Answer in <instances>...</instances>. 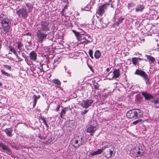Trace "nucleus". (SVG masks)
<instances>
[{
    "label": "nucleus",
    "mask_w": 159,
    "mask_h": 159,
    "mask_svg": "<svg viewBox=\"0 0 159 159\" xmlns=\"http://www.w3.org/2000/svg\"><path fill=\"white\" fill-rule=\"evenodd\" d=\"M39 118H40V119L41 120H42L43 122L44 123V124H45V123H47L46 120L44 116H39Z\"/></svg>",
    "instance_id": "46"
},
{
    "label": "nucleus",
    "mask_w": 159,
    "mask_h": 159,
    "mask_svg": "<svg viewBox=\"0 0 159 159\" xmlns=\"http://www.w3.org/2000/svg\"><path fill=\"white\" fill-rule=\"evenodd\" d=\"M93 101L92 99H87L82 101L80 105L83 108L86 109L91 106Z\"/></svg>",
    "instance_id": "9"
},
{
    "label": "nucleus",
    "mask_w": 159,
    "mask_h": 159,
    "mask_svg": "<svg viewBox=\"0 0 159 159\" xmlns=\"http://www.w3.org/2000/svg\"><path fill=\"white\" fill-rule=\"evenodd\" d=\"M62 1L64 2H67L68 3V0H61Z\"/></svg>",
    "instance_id": "56"
},
{
    "label": "nucleus",
    "mask_w": 159,
    "mask_h": 159,
    "mask_svg": "<svg viewBox=\"0 0 159 159\" xmlns=\"http://www.w3.org/2000/svg\"><path fill=\"white\" fill-rule=\"evenodd\" d=\"M134 74L142 77L146 84H150L151 83L149 81L150 77H148V75L144 71L141 70L137 69L134 73Z\"/></svg>",
    "instance_id": "5"
},
{
    "label": "nucleus",
    "mask_w": 159,
    "mask_h": 159,
    "mask_svg": "<svg viewBox=\"0 0 159 159\" xmlns=\"http://www.w3.org/2000/svg\"><path fill=\"white\" fill-rule=\"evenodd\" d=\"M133 151H134V154L137 157L143 156L144 153V150L143 149L142 147L136 148L135 149H134Z\"/></svg>",
    "instance_id": "13"
},
{
    "label": "nucleus",
    "mask_w": 159,
    "mask_h": 159,
    "mask_svg": "<svg viewBox=\"0 0 159 159\" xmlns=\"http://www.w3.org/2000/svg\"><path fill=\"white\" fill-rule=\"evenodd\" d=\"M33 8L32 3L30 2L25 3L23 7L16 10V13L20 18L25 19L28 16V13L32 12Z\"/></svg>",
    "instance_id": "1"
},
{
    "label": "nucleus",
    "mask_w": 159,
    "mask_h": 159,
    "mask_svg": "<svg viewBox=\"0 0 159 159\" xmlns=\"http://www.w3.org/2000/svg\"><path fill=\"white\" fill-rule=\"evenodd\" d=\"M88 109H85L83 111H81V115L82 116H84L85 114L87 113L88 111Z\"/></svg>",
    "instance_id": "44"
},
{
    "label": "nucleus",
    "mask_w": 159,
    "mask_h": 159,
    "mask_svg": "<svg viewBox=\"0 0 159 159\" xmlns=\"http://www.w3.org/2000/svg\"><path fill=\"white\" fill-rule=\"evenodd\" d=\"M142 120V119H138L135 121H133L132 124L134 125H136L137 124H139V123H141Z\"/></svg>",
    "instance_id": "41"
},
{
    "label": "nucleus",
    "mask_w": 159,
    "mask_h": 159,
    "mask_svg": "<svg viewBox=\"0 0 159 159\" xmlns=\"http://www.w3.org/2000/svg\"><path fill=\"white\" fill-rule=\"evenodd\" d=\"M0 148H1L2 150L6 151L7 152H11V150L10 148H8V146L5 145L2 142H0Z\"/></svg>",
    "instance_id": "17"
},
{
    "label": "nucleus",
    "mask_w": 159,
    "mask_h": 159,
    "mask_svg": "<svg viewBox=\"0 0 159 159\" xmlns=\"http://www.w3.org/2000/svg\"><path fill=\"white\" fill-rule=\"evenodd\" d=\"M16 55H15L16 57V58H17L18 59V61H16L17 62H19V61H23V59L21 58H20L18 55V54H17H17H16Z\"/></svg>",
    "instance_id": "48"
},
{
    "label": "nucleus",
    "mask_w": 159,
    "mask_h": 159,
    "mask_svg": "<svg viewBox=\"0 0 159 159\" xmlns=\"http://www.w3.org/2000/svg\"><path fill=\"white\" fill-rule=\"evenodd\" d=\"M16 1H21L22 0H15Z\"/></svg>",
    "instance_id": "63"
},
{
    "label": "nucleus",
    "mask_w": 159,
    "mask_h": 159,
    "mask_svg": "<svg viewBox=\"0 0 159 159\" xmlns=\"http://www.w3.org/2000/svg\"><path fill=\"white\" fill-rule=\"evenodd\" d=\"M153 103L154 104V107L155 108H159V106L157 105V104H159V98L155 97L154 100H153Z\"/></svg>",
    "instance_id": "26"
},
{
    "label": "nucleus",
    "mask_w": 159,
    "mask_h": 159,
    "mask_svg": "<svg viewBox=\"0 0 159 159\" xmlns=\"http://www.w3.org/2000/svg\"><path fill=\"white\" fill-rule=\"evenodd\" d=\"M39 69L40 70V73L41 74L40 75H42V73L44 72V70L43 69V64L41 63L40 64V66L39 67Z\"/></svg>",
    "instance_id": "36"
},
{
    "label": "nucleus",
    "mask_w": 159,
    "mask_h": 159,
    "mask_svg": "<svg viewBox=\"0 0 159 159\" xmlns=\"http://www.w3.org/2000/svg\"><path fill=\"white\" fill-rule=\"evenodd\" d=\"M66 4V6L64 7V8L62 9L61 11V13L62 15L64 16V11L66 9H67V8L68 7V4L69 3V2H68V3H67V2Z\"/></svg>",
    "instance_id": "40"
},
{
    "label": "nucleus",
    "mask_w": 159,
    "mask_h": 159,
    "mask_svg": "<svg viewBox=\"0 0 159 159\" xmlns=\"http://www.w3.org/2000/svg\"><path fill=\"white\" fill-rule=\"evenodd\" d=\"M33 98L34 99L33 102V108H34L37 103V100L38 99L37 98V96L35 95H34L33 96Z\"/></svg>",
    "instance_id": "31"
},
{
    "label": "nucleus",
    "mask_w": 159,
    "mask_h": 159,
    "mask_svg": "<svg viewBox=\"0 0 159 159\" xmlns=\"http://www.w3.org/2000/svg\"><path fill=\"white\" fill-rule=\"evenodd\" d=\"M158 51L159 52V45H158V48H157Z\"/></svg>",
    "instance_id": "62"
},
{
    "label": "nucleus",
    "mask_w": 159,
    "mask_h": 159,
    "mask_svg": "<svg viewBox=\"0 0 159 159\" xmlns=\"http://www.w3.org/2000/svg\"><path fill=\"white\" fill-rule=\"evenodd\" d=\"M6 34H5L2 31L0 30V48H1V46H2L1 43H2V41L1 39V35L2 36V37H5V36H4V34L6 35Z\"/></svg>",
    "instance_id": "34"
},
{
    "label": "nucleus",
    "mask_w": 159,
    "mask_h": 159,
    "mask_svg": "<svg viewBox=\"0 0 159 159\" xmlns=\"http://www.w3.org/2000/svg\"><path fill=\"white\" fill-rule=\"evenodd\" d=\"M103 147V150H105L104 152V156L106 157L109 158L114 155V147L113 146L109 144L104 146Z\"/></svg>",
    "instance_id": "4"
},
{
    "label": "nucleus",
    "mask_w": 159,
    "mask_h": 159,
    "mask_svg": "<svg viewBox=\"0 0 159 159\" xmlns=\"http://www.w3.org/2000/svg\"><path fill=\"white\" fill-rule=\"evenodd\" d=\"M40 97V96L39 95H38V96H37V98L38 99H39Z\"/></svg>",
    "instance_id": "61"
},
{
    "label": "nucleus",
    "mask_w": 159,
    "mask_h": 159,
    "mask_svg": "<svg viewBox=\"0 0 159 159\" xmlns=\"http://www.w3.org/2000/svg\"><path fill=\"white\" fill-rule=\"evenodd\" d=\"M108 94L104 93V94H103L102 95V98L101 99H102L103 100H105L106 99V98H107L108 97Z\"/></svg>",
    "instance_id": "45"
},
{
    "label": "nucleus",
    "mask_w": 159,
    "mask_h": 159,
    "mask_svg": "<svg viewBox=\"0 0 159 159\" xmlns=\"http://www.w3.org/2000/svg\"><path fill=\"white\" fill-rule=\"evenodd\" d=\"M3 67L7 70H11V67L9 65H3Z\"/></svg>",
    "instance_id": "43"
},
{
    "label": "nucleus",
    "mask_w": 159,
    "mask_h": 159,
    "mask_svg": "<svg viewBox=\"0 0 159 159\" xmlns=\"http://www.w3.org/2000/svg\"><path fill=\"white\" fill-rule=\"evenodd\" d=\"M93 86L94 87V88L96 90H98V84H94L93 85Z\"/></svg>",
    "instance_id": "51"
},
{
    "label": "nucleus",
    "mask_w": 159,
    "mask_h": 159,
    "mask_svg": "<svg viewBox=\"0 0 159 159\" xmlns=\"http://www.w3.org/2000/svg\"><path fill=\"white\" fill-rule=\"evenodd\" d=\"M89 54L91 58L92 59H93V51L92 50L90 49L89 50Z\"/></svg>",
    "instance_id": "42"
},
{
    "label": "nucleus",
    "mask_w": 159,
    "mask_h": 159,
    "mask_svg": "<svg viewBox=\"0 0 159 159\" xmlns=\"http://www.w3.org/2000/svg\"><path fill=\"white\" fill-rule=\"evenodd\" d=\"M143 111L140 109H134L133 118L136 119L143 117Z\"/></svg>",
    "instance_id": "12"
},
{
    "label": "nucleus",
    "mask_w": 159,
    "mask_h": 159,
    "mask_svg": "<svg viewBox=\"0 0 159 159\" xmlns=\"http://www.w3.org/2000/svg\"><path fill=\"white\" fill-rule=\"evenodd\" d=\"M46 32L42 31L41 30H37L36 32V35L38 38V42L42 43L47 39V34L46 33Z\"/></svg>",
    "instance_id": "7"
},
{
    "label": "nucleus",
    "mask_w": 159,
    "mask_h": 159,
    "mask_svg": "<svg viewBox=\"0 0 159 159\" xmlns=\"http://www.w3.org/2000/svg\"><path fill=\"white\" fill-rule=\"evenodd\" d=\"M39 24L40 27L38 28V30H41L45 32H47L49 30L50 26L48 21L45 20H43L40 22Z\"/></svg>",
    "instance_id": "6"
},
{
    "label": "nucleus",
    "mask_w": 159,
    "mask_h": 159,
    "mask_svg": "<svg viewBox=\"0 0 159 159\" xmlns=\"http://www.w3.org/2000/svg\"><path fill=\"white\" fill-rule=\"evenodd\" d=\"M120 75V70L119 69H116L114 70L112 73L111 71L110 72L108 76L110 77L108 78L109 80H112L114 78H118Z\"/></svg>",
    "instance_id": "8"
},
{
    "label": "nucleus",
    "mask_w": 159,
    "mask_h": 159,
    "mask_svg": "<svg viewBox=\"0 0 159 159\" xmlns=\"http://www.w3.org/2000/svg\"><path fill=\"white\" fill-rule=\"evenodd\" d=\"M145 56L149 61L151 62V63H153L155 61V59L153 57L147 55H146Z\"/></svg>",
    "instance_id": "27"
},
{
    "label": "nucleus",
    "mask_w": 159,
    "mask_h": 159,
    "mask_svg": "<svg viewBox=\"0 0 159 159\" xmlns=\"http://www.w3.org/2000/svg\"><path fill=\"white\" fill-rule=\"evenodd\" d=\"M137 100L139 101H141L142 100L140 94H138L136 96Z\"/></svg>",
    "instance_id": "47"
},
{
    "label": "nucleus",
    "mask_w": 159,
    "mask_h": 159,
    "mask_svg": "<svg viewBox=\"0 0 159 159\" xmlns=\"http://www.w3.org/2000/svg\"><path fill=\"white\" fill-rule=\"evenodd\" d=\"M87 64L89 68L91 70H92L93 69L92 67L91 66L89 65L88 63H87Z\"/></svg>",
    "instance_id": "55"
},
{
    "label": "nucleus",
    "mask_w": 159,
    "mask_h": 159,
    "mask_svg": "<svg viewBox=\"0 0 159 159\" xmlns=\"http://www.w3.org/2000/svg\"><path fill=\"white\" fill-rule=\"evenodd\" d=\"M72 31L73 33L75 34V36L77 38V39H78V40H80L81 37L80 34V33L76 31L75 30H72Z\"/></svg>",
    "instance_id": "29"
},
{
    "label": "nucleus",
    "mask_w": 159,
    "mask_h": 159,
    "mask_svg": "<svg viewBox=\"0 0 159 159\" xmlns=\"http://www.w3.org/2000/svg\"><path fill=\"white\" fill-rule=\"evenodd\" d=\"M4 131L8 136L9 137L12 136L13 135L12 134V133L13 131V129L12 127L6 129L4 130Z\"/></svg>",
    "instance_id": "20"
},
{
    "label": "nucleus",
    "mask_w": 159,
    "mask_h": 159,
    "mask_svg": "<svg viewBox=\"0 0 159 159\" xmlns=\"http://www.w3.org/2000/svg\"><path fill=\"white\" fill-rule=\"evenodd\" d=\"M142 95L144 97L145 100L149 101L151 100V102L153 103V100H154L155 97L153 96L151 94L146 92H141Z\"/></svg>",
    "instance_id": "11"
},
{
    "label": "nucleus",
    "mask_w": 159,
    "mask_h": 159,
    "mask_svg": "<svg viewBox=\"0 0 159 159\" xmlns=\"http://www.w3.org/2000/svg\"><path fill=\"white\" fill-rule=\"evenodd\" d=\"M135 4L133 2H130L128 3L127 7L128 9L130 10V12L132 11L134 9Z\"/></svg>",
    "instance_id": "19"
},
{
    "label": "nucleus",
    "mask_w": 159,
    "mask_h": 159,
    "mask_svg": "<svg viewBox=\"0 0 159 159\" xmlns=\"http://www.w3.org/2000/svg\"><path fill=\"white\" fill-rule=\"evenodd\" d=\"M67 73L69 74V77H70L71 76V72H69V71H68Z\"/></svg>",
    "instance_id": "60"
},
{
    "label": "nucleus",
    "mask_w": 159,
    "mask_h": 159,
    "mask_svg": "<svg viewBox=\"0 0 159 159\" xmlns=\"http://www.w3.org/2000/svg\"><path fill=\"white\" fill-rule=\"evenodd\" d=\"M44 125H45V126H46V127L47 128H48V124H47V123H45V124H44Z\"/></svg>",
    "instance_id": "58"
},
{
    "label": "nucleus",
    "mask_w": 159,
    "mask_h": 159,
    "mask_svg": "<svg viewBox=\"0 0 159 159\" xmlns=\"http://www.w3.org/2000/svg\"><path fill=\"white\" fill-rule=\"evenodd\" d=\"M74 124L75 122H73V120H67L65 124V125L66 128H67L69 130H70L73 127Z\"/></svg>",
    "instance_id": "14"
},
{
    "label": "nucleus",
    "mask_w": 159,
    "mask_h": 159,
    "mask_svg": "<svg viewBox=\"0 0 159 159\" xmlns=\"http://www.w3.org/2000/svg\"><path fill=\"white\" fill-rule=\"evenodd\" d=\"M0 23L2 24L5 34L9 32L11 27V21L7 18V16L3 13L0 15Z\"/></svg>",
    "instance_id": "2"
},
{
    "label": "nucleus",
    "mask_w": 159,
    "mask_h": 159,
    "mask_svg": "<svg viewBox=\"0 0 159 159\" xmlns=\"http://www.w3.org/2000/svg\"><path fill=\"white\" fill-rule=\"evenodd\" d=\"M110 3L109 2H107L101 6L99 7L98 9V14L99 16H102L105 13L107 7L109 6Z\"/></svg>",
    "instance_id": "10"
},
{
    "label": "nucleus",
    "mask_w": 159,
    "mask_h": 159,
    "mask_svg": "<svg viewBox=\"0 0 159 159\" xmlns=\"http://www.w3.org/2000/svg\"><path fill=\"white\" fill-rule=\"evenodd\" d=\"M8 48H9V51L11 52H12L15 55H16L17 54V52L16 50L14 49V47L11 46H8Z\"/></svg>",
    "instance_id": "32"
},
{
    "label": "nucleus",
    "mask_w": 159,
    "mask_h": 159,
    "mask_svg": "<svg viewBox=\"0 0 159 159\" xmlns=\"http://www.w3.org/2000/svg\"><path fill=\"white\" fill-rule=\"evenodd\" d=\"M96 130V128L94 126L90 125L87 129V133H89L90 135L92 136Z\"/></svg>",
    "instance_id": "16"
},
{
    "label": "nucleus",
    "mask_w": 159,
    "mask_h": 159,
    "mask_svg": "<svg viewBox=\"0 0 159 159\" xmlns=\"http://www.w3.org/2000/svg\"><path fill=\"white\" fill-rule=\"evenodd\" d=\"M104 19H102L100 20V22L102 23V24L103 23V24H104L105 25V26H107V24L106 23H104Z\"/></svg>",
    "instance_id": "52"
},
{
    "label": "nucleus",
    "mask_w": 159,
    "mask_h": 159,
    "mask_svg": "<svg viewBox=\"0 0 159 159\" xmlns=\"http://www.w3.org/2000/svg\"><path fill=\"white\" fill-rule=\"evenodd\" d=\"M52 82L55 84L60 85H61V82L60 80L57 79H55L52 80Z\"/></svg>",
    "instance_id": "35"
},
{
    "label": "nucleus",
    "mask_w": 159,
    "mask_h": 159,
    "mask_svg": "<svg viewBox=\"0 0 159 159\" xmlns=\"http://www.w3.org/2000/svg\"><path fill=\"white\" fill-rule=\"evenodd\" d=\"M145 6L143 4H140L137 5L135 7V10L136 12H142L145 9Z\"/></svg>",
    "instance_id": "15"
},
{
    "label": "nucleus",
    "mask_w": 159,
    "mask_h": 159,
    "mask_svg": "<svg viewBox=\"0 0 159 159\" xmlns=\"http://www.w3.org/2000/svg\"><path fill=\"white\" fill-rule=\"evenodd\" d=\"M31 35V33L30 32H28L26 34H25V35L30 36Z\"/></svg>",
    "instance_id": "53"
},
{
    "label": "nucleus",
    "mask_w": 159,
    "mask_h": 159,
    "mask_svg": "<svg viewBox=\"0 0 159 159\" xmlns=\"http://www.w3.org/2000/svg\"><path fill=\"white\" fill-rule=\"evenodd\" d=\"M142 60H143V58H141L139 57H133L132 58V63L134 65H136L137 64L139 65L138 64V62Z\"/></svg>",
    "instance_id": "23"
},
{
    "label": "nucleus",
    "mask_w": 159,
    "mask_h": 159,
    "mask_svg": "<svg viewBox=\"0 0 159 159\" xmlns=\"http://www.w3.org/2000/svg\"><path fill=\"white\" fill-rule=\"evenodd\" d=\"M101 56V53L100 51L99 50H97L95 51L94 56L96 59H98Z\"/></svg>",
    "instance_id": "28"
},
{
    "label": "nucleus",
    "mask_w": 159,
    "mask_h": 159,
    "mask_svg": "<svg viewBox=\"0 0 159 159\" xmlns=\"http://www.w3.org/2000/svg\"><path fill=\"white\" fill-rule=\"evenodd\" d=\"M90 9V7L89 6L87 5L86 7H84V10L85 11H89Z\"/></svg>",
    "instance_id": "49"
},
{
    "label": "nucleus",
    "mask_w": 159,
    "mask_h": 159,
    "mask_svg": "<svg viewBox=\"0 0 159 159\" xmlns=\"http://www.w3.org/2000/svg\"><path fill=\"white\" fill-rule=\"evenodd\" d=\"M110 68H107L106 69V70L107 72H109L110 71Z\"/></svg>",
    "instance_id": "59"
},
{
    "label": "nucleus",
    "mask_w": 159,
    "mask_h": 159,
    "mask_svg": "<svg viewBox=\"0 0 159 159\" xmlns=\"http://www.w3.org/2000/svg\"><path fill=\"white\" fill-rule=\"evenodd\" d=\"M80 41L81 43H84V44H87V41H86V38L85 37H84L83 39L81 37Z\"/></svg>",
    "instance_id": "39"
},
{
    "label": "nucleus",
    "mask_w": 159,
    "mask_h": 159,
    "mask_svg": "<svg viewBox=\"0 0 159 159\" xmlns=\"http://www.w3.org/2000/svg\"><path fill=\"white\" fill-rule=\"evenodd\" d=\"M71 143L74 148H78L80 146L84 144L83 138L81 136H75L71 141Z\"/></svg>",
    "instance_id": "3"
},
{
    "label": "nucleus",
    "mask_w": 159,
    "mask_h": 159,
    "mask_svg": "<svg viewBox=\"0 0 159 159\" xmlns=\"http://www.w3.org/2000/svg\"><path fill=\"white\" fill-rule=\"evenodd\" d=\"M60 108V105H58L56 107V108L55 109V111H59Z\"/></svg>",
    "instance_id": "50"
},
{
    "label": "nucleus",
    "mask_w": 159,
    "mask_h": 159,
    "mask_svg": "<svg viewBox=\"0 0 159 159\" xmlns=\"http://www.w3.org/2000/svg\"><path fill=\"white\" fill-rule=\"evenodd\" d=\"M43 69L44 70V72L42 73V75H43L44 72L49 70V68L48 67V66L47 65L43 64Z\"/></svg>",
    "instance_id": "37"
},
{
    "label": "nucleus",
    "mask_w": 159,
    "mask_h": 159,
    "mask_svg": "<svg viewBox=\"0 0 159 159\" xmlns=\"http://www.w3.org/2000/svg\"><path fill=\"white\" fill-rule=\"evenodd\" d=\"M86 36H87L88 38L89 39V40H88L86 39V41H87V43H90L93 41L92 39L91 38L90 35L88 34H87L86 35Z\"/></svg>",
    "instance_id": "38"
},
{
    "label": "nucleus",
    "mask_w": 159,
    "mask_h": 159,
    "mask_svg": "<svg viewBox=\"0 0 159 159\" xmlns=\"http://www.w3.org/2000/svg\"><path fill=\"white\" fill-rule=\"evenodd\" d=\"M2 83L1 82H0V86H1L2 85Z\"/></svg>",
    "instance_id": "64"
},
{
    "label": "nucleus",
    "mask_w": 159,
    "mask_h": 159,
    "mask_svg": "<svg viewBox=\"0 0 159 159\" xmlns=\"http://www.w3.org/2000/svg\"><path fill=\"white\" fill-rule=\"evenodd\" d=\"M63 108L61 109V111L60 113V116L61 118H63V117L65 116L66 111H68V107H65L63 108Z\"/></svg>",
    "instance_id": "22"
},
{
    "label": "nucleus",
    "mask_w": 159,
    "mask_h": 159,
    "mask_svg": "<svg viewBox=\"0 0 159 159\" xmlns=\"http://www.w3.org/2000/svg\"><path fill=\"white\" fill-rule=\"evenodd\" d=\"M22 56H23V57L24 58H25V57H26V56H25V53H22Z\"/></svg>",
    "instance_id": "57"
},
{
    "label": "nucleus",
    "mask_w": 159,
    "mask_h": 159,
    "mask_svg": "<svg viewBox=\"0 0 159 159\" xmlns=\"http://www.w3.org/2000/svg\"><path fill=\"white\" fill-rule=\"evenodd\" d=\"M134 109L130 110L128 111L126 114V116L129 119L133 118Z\"/></svg>",
    "instance_id": "24"
},
{
    "label": "nucleus",
    "mask_w": 159,
    "mask_h": 159,
    "mask_svg": "<svg viewBox=\"0 0 159 159\" xmlns=\"http://www.w3.org/2000/svg\"><path fill=\"white\" fill-rule=\"evenodd\" d=\"M1 74L3 76H6L8 77H11V75L3 70H1Z\"/></svg>",
    "instance_id": "33"
},
{
    "label": "nucleus",
    "mask_w": 159,
    "mask_h": 159,
    "mask_svg": "<svg viewBox=\"0 0 159 159\" xmlns=\"http://www.w3.org/2000/svg\"><path fill=\"white\" fill-rule=\"evenodd\" d=\"M30 59L33 61H36L37 60V54L34 51L31 52L29 55Z\"/></svg>",
    "instance_id": "18"
},
{
    "label": "nucleus",
    "mask_w": 159,
    "mask_h": 159,
    "mask_svg": "<svg viewBox=\"0 0 159 159\" xmlns=\"http://www.w3.org/2000/svg\"><path fill=\"white\" fill-rule=\"evenodd\" d=\"M103 150V147L102 149H98L97 151H94L93 152L90 153L89 156H90L91 157H93L95 155L101 154L102 151Z\"/></svg>",
    "instance_id": "21"
},
{
    "label": "nucleus",
    "mask_w": 159,
    "mask_h": 159,
    "mask_svg": "<svg viewBox=\"0 0 159 159\" xmlns=\"http://www.w3.org/2000/svg\"><path fill=\"white\" fill-rule=\"evenodd\" d=\"M124 19V18H122V17H120L115 22V23L113 24V25L114 26H118L121 23H122Z\"/></svg>",
    "instance_id": "25"
},
{
    "label": "nucleus",
    "mask_w": 159,
    "mask_h": 159,
    "mask_svg": "<svg viewBox=\"0 0 159 159\" xmlns=\"http://www.w3.org/2000/svg\"><path fill=\"white\" fill-rule=\"evenodd\" d=\"M17 44V48L19 50H22V48L23 46V45L20 41H18L16 42Z\"/></svg>",
    "instance_id": "30"
},
{
    "label": "nucleus",
    "mask_w": 159,
    "mask_h": 159,
    "mask_svg": "<svg viewBox=\"0 0 159 159\" xmlns=\"http://www.w3.org/2000/svg\"><path fill=\"white\" fill-rule=\"evenodd\" d=\"M25 61L28 64V59L27 57H25Z\"/></svg>",
    "instance_id": "54"
}]
</instances>
